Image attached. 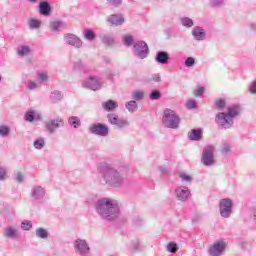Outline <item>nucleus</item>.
<instances>
[{
  "label": "nucleus",
  "mask_w": 256,
  "mask_h": 256,
  "mask_svg": "<svg viewBox=\"0 0 256 256\" xmlns=\"http://www.w3.org/2000/svg\"><path fill=\"white\" fill-rule=\"evenodd\" d=\"M180 178L186 183H191L193 181V178L187 174H180Z\"/></svg>",
  "instance_id": "52"
},
{
  "label": "nucleus",
  "mask_w": 256,
  "mask_h": 256,
  "mask_svg": "<svg viewBox=\"0 0 256 256\" xmlns=\"http://www.w3.org/2000/svg\"><path fill=\"white\" fill-rule=\"evenodd\" d=\"M38 9L40 15H43L44 17H49V15H51V4L47 1L40 2Z\"/></svg>",
  "instance_id": "21"
},
{
  "label": "nucleus",
  "mask_w": 256,
  "mask_h": 256,
  "mask_svg": "<svg viewBox=\"0 0 256 256\" xmlns=\"http://www.w3.org/2000/svg\"><path fill=\"white\" fill-rule=\"evenodd\" d=\"M3 235L6 239H19L21 232L16 226H7L4 228Z\"/></svg>",
  "instance_id": "16"
},
{
  "label": "nucleus",
  "mask_w": 256,
  "mask_h": 256,
  "mask_svg": "<svg viewBox=\"0 0 256 256\" xmlns=\"http://www.w3.org/2000/svg\"><path fill=\"white\" fill-rule=\"evenodd\" d=\"M187 109H197V102L193 99H189L186 101Z\"/></svg>",
  "instance_id": "45"
},
{
  "label": "nucleus",
  "mask_w": 256,
  "mask_h": 256,
  "mask_svg": "<svg viewBox=\"0 0 256 256\" xmlns=\"http://www.w3.org/2000/svg\"><path fill=\"white\" fill-rule=\"evenodd\" d=\"M107 23H109V25L119 27V25H123L125 23V18L121 14H112L107 18Z\"/></svg>",
  "instance_id": "18"
},
{
  "label": "nucleus",
  "mask_w": 256,
  "mask_h": 256,
  "mask_svg": "<svg viewBox=\"0 0 256 256\" xmlns=\"http://www.w3.org/2000/svg\"><path fill=\"white\" fill-rule=\"evenodd\" d=\"M139 247H140L139 240L134 241L132 244L133 251H139Z\"/></svg>",
  "instance_id": "56"
},
{
  "label": "nucleus",
  "mask_w": 256,
  "mask_h": 256,
  "mask_svg": "<svg viewBox=\"0 0 256 256\" xmlns=\"http://www.w3.org/2000/svg\"><path fill=\"white\" fill-rule=\"evenodd\" d=\"M100 40L102 43H104V45H113V43H115V40L113 39L112 35L109 34H101L100 35Z\"/></svg>",
  "instance_id": "27"
},
{
  "label": "nucleus",
  "mask_w": 256,
  "mask_h": 256,
  "mask_svg": "<svg viewBox=\"0 0 256 256\" xmlns=\"http://www.w3.org/2000/svg\"><path fill=\"white\" fill-rule=\"evenodd\" d=\"M88 131L91 133V135L107 137V135H109V126L103 123H94L89 126Z\"/></svg>",
  "instance_id": "11"
},
{
  "label": "nucleus",
  "mask_w": 256,
  "mask_h": 256,
  "mask_svg": "<svg viewBox=\"0 0 256 256\" xmlns=\"http://www.w3.org/2000/svg\"><path fill=\"white\" fill-rule=\"evenodd\" d=\"M65 25V23H63V21L61 20H52L50 21V28L51 31H59V29H61V27H63Z\"/></svg>",
  "instance_id": "28"
},
{
  "label": "nucleus",
  "mask_w": 256,
  "mask_h": 256,
  "mask_svg": "<svg viewBox=\"0 0 256 256\" xmlns=\"http://www.w3.org/2000/svg\"><path fill=\"white\" fill-rule=\"evenodd\" d=\"M138 221H141V218H138Z\"/></svg>",
  "instance_id": "62"
},
{
  "label": "nucleus",
  "mask_w": 256,
  "mask_h": 256,
  "mask_svg": "<svg viewBox=\"0 0 256 256\" xmlns=\"http://www.w3.org/2000/svg\"><path fill=\"white\" fill-rule=\"evenodd\" d=\"M192 37L195 39V41H205L207 32L205 29H203V27L195 26L192 30Z\"/></svg>",
  "instance_id": "17"
},
{
  "label": "nucleus",
  "mask_w": 256,
  "mask_h": 256,
  "mask_svg": "<svg viewBox=\"0 0 256 256\" xmlns=\"http://www.w3.org/2000/svg\"><path fill=\"white\" fill-rule=\"evenodd\" d=\"M73 247L77 255L88 256L89 253H91V247H89V243H87V240L85 239L77 238L73 242Z\"/></svg>",
  "instance_id": "8"
},
{
  "label": "nucleus",
  "mask_w": 256,
  "mask_h": 256,
  "mask_svg": "<svg viewBox=\"0 0 256 256\" xmlns=\"http://www.w3.org/2000/svg\"><path fill=\"white\" fill-rule=\"evenodd\" d=\"M24 178L25 177L23 176V173L17 172L16 177H15V180L17 181V183H23Z\"/></svg>",
  "instance_id": "55"
},
{
  "label": "nucleus",
  "mask_w": 256,
  "mask_h": 256,
  "mask_svg": "<svg viewBox=\"0 0 256 256\" xmlns=\"http://www.w3.org/2000/svg\"><path fill=\"white\" fill-rule=\"evenodd\" d=\"M175 196L178 201L185 202L189 197H191V190L186 186H178L175 189Z\"/></svg>",
  "instance_id": "15"
},
{
  "label": "nucleus",
  "mask_w": 256,
  "mask_h": 256,
  "mask_svg": "<svg viewBox=\"0 0 256 256\" xmlns=\"http://www.w3.org/2000/svg\"><path fill=\"white\" fill-rule=\"evenodd\" d=\"M49 76L47 73H38V84L41 85V83H48Z\"/></svg>",
  "instance_id": "41"
},
{
  "label": "nucleus",
  "mask_w": 256,
  "mask_h": 256,
  "mask_svg": "<svg viewBox=\"0 0 256 256\" xmlns=\"http://www.w3.org/2000/svg\"><path fill=\"white\" fill-rule=\"evenodd\" d=\"M144 97H145V92L141 90H136L132 92V99H134V101H143Z\"/></svg>",
  "instance_id": "34"
},
{
  "label": "nucleus",
  "mask_w": 256,
  "mask_h": 256,
  "mask_svg": "<svg viewBox=\"0 0 256 256\" xmlns=\"http://www.w3.org/2000/svg\"><path fill=\"white\" fill-rule=\"evenodd\" d=\"M36 237L39 239H47V237H49V232H47L45 228H37Z\"/></svg>",
  "instance_id": "32"
},
{
  "label": "nucleus",
  "mask_w": 256,
  "mask_h": 256,
  "mask_svg": "<svg viewBox=\"0 0 256 256\" xmlns=\"http://www.w3.org/2000/svg\"><path fill=\"white\" fill-rule=\"evenodd\" d=\"M25 121H28L29 123H33L35 121V110H28L25 113Z\"/></svg>",
  "instance_id": "36"
},
{
  "label": "nucleus",
  "mask_w": 256,
  "mask_h": 256,
  "mask_svg": "<svg viewBox=\"0 0 256 256\" xmlns=\"http://www.w3.org/2000/svg\"><path fill=\"white\" fill-rule=\"evenodd\" d=\"M33 145L36 149H43V147H45V139L38 138L34 141Z\"/></svg>",
  "instance_id": "40"
},
{
  "label": "nucleus",
  "mask_w": 256,
  "mask_h": 256,
  "mask_svg": "<svg viewBox=\"0 0 256 256\" xmlns=\"http://www.w3.org/2000/svg\"><path fill=\"white\" fill-rule=\"evenodd\" d=\"M225 0H211L210 5L211 7H219Z\"/></svg>",
  "instance_id": "54"
},
{
  "label": "nucleus",
  "mask_w": 256,
  "mask_h": 256,
  "mask_svg": "<svg viewBox=\"0 0 256 256\" xmlns=\"http://www.w3.org/2000/svg\"><path fill=\"white\" fill-rule=\"evenodd\" d=\"M202 137H203V130H201V128L192 129L188 133V139H190V141H201Z\"/></svg>",
  "instance_id": "22"
},
{
  "label": "nucleus",
  "mask_w": 256,
  "mask_h": 256,
  "mask_svg": "<svg viewBox=\"0 0 256 256\" xmlns=\"http://www.w3.org/2000/svg\"><path fill=\"white\" fill-rule=\"evenodd\" d=\"M20 227L23 229V231H29L33 227V224L31 221H23Z\"/></svg>",
  "instance_id": "44"
},
{
  "label": "nucleus",
  "mask_w": 256,
  "mask_h": 256,
  "mask_svg": "<svg viewBox=\"0 0 256 256\" xmlns=\"http://www.w3.org/2000/svg\"><path fill=\"white\" fill-rule=\"evenodd\" d=\"M181 23L183 27H186V29H191L195 23L193 22V19L189 17H184L181 19Z\"/></svg>",
  "instance_id": "33"
},
{
  "label": "nucleus",
  "mask_w": 256,
  "mask_h": 256,
  "mask_svg": "<svg viewBox=\"0 0 256 256\" xmlns=\"http://www.w3.org/2000/svg\"><path fill=\"white\" fill-rule=\"evenodd\" d=\"M133 53L138 59H147L149 56V46L145 41H136L133 45Z\"/></svg>",
  "instance_id": "7"
},
{
  "label": "nucleus",
  "mask_w": 256,
  "mask_h": 256,
  "mask_svg": "<svg viewBox=\"0 0 256 256\" xmlns=\"http://www.w3.org/2000/svg\"><path fill=\"white\" fill-rule=\"evenodd\" d=\"M107 119L108 123H110V125H115L117 129H125L129 125V121L119 118L117 114H108Z\"/></svg>",
  "instance_id": "13"
},
{
  "label": "nucleus",
  "mask_w": 256,
  "mask_h": 256,
  "mask_svg": "<svg viewBox=\"0 0 256 256\" xmlns=\"http://www.w3.org/2000/svg\"><path fill=\"white\" fill-rule=\"evenodd\" d=\"M133 224H134V225H139V223H137V222H135V221L133 222Z\"/></svg>",
  "instance_id": "61"
},
{
  "label": "nucleus",
  "mask_w": 256,
  "mask_h": 256,
  "mask_svg": "<svg viewBox=\"0 0 256 256\" xmlns=\"http://www.w3.org/2000/svg\"><path fill=\"white\" fill-rule=\"evenodd\" d=\"M162 124L167 129H179V125H181V118L176 111L165 109L162 117Z\"/></svg>",
  "instance_id": "4"
},
{
  "label": "nucleus",
  "mask_w": 256,
  "mask_h": 256,
  "mask_svg": "<svg viewBox=\"0 0 256 256\" xmlns=\"http://www.w3.org/2000/svg\"><path fill=\"white\" fill-rule=\"evenodd\" d=\"M68 124L70 127H73V129H79V127H81V118L77 116H70L68 118Z\"/></svg>",
  "instance_id": "26"
},
{
  "label": "nucleus",
  "mask_w": 256,
  "mask_h": 256,
  "mask_svg": "<svg viewBox=\"0 0 256 256\" xmlns=\"http://www.w3.org/2000/svg\"><path fill=\"white\" fill-rule=\"evenodd\" d=\"M177 243L171 242L167 245V250L169 253H177Z\"/></svg>",
  "instance_id": "46"
},
{
  "label": "nucleus",
  "mask_w": 256,
  "mask_h": 256,
  "mask_svg": "<svg viewBox=\"0 0 256 256\" xmlns=\"http://www.w3.org/2000/svg\"><path fill=\"white\" fill-rule=\"evenodd\" d=\"M150 99L152 101H157L158 99H161V92H159V90H153L150 93Z\"/></svg>",
  "instance_id": "43"
},
{
  "label": "nucleus",
  "mask_w": 256,
  "mask_h": 256,
  "mask_svg": "<svg viewBox=\"0 0 256 256\" xmlns=\"http://www.w3.org/2000/svg\"><path fill=\"white\" fill-rule=\"evenodd\" d=\"M73 69L74 71H82L83 73H87V65H85V63H83L81 60L74 63Z\"/></svg>",
  "instance_id": "29"
},
{
  "label": "nucleus",
  "mask_w": 256,
  "mask_h": 256,
  "mask_svg": "<svg viewBox=\"0 0 256 256\" xmlns=\"http://www.w3.org/2000/svg\"><path fill=\"white\" fill-rule=\"evenodd\" d=\"M253 220H254V221H255V223H256V211L254 212Z\"/></svg>",
  "instance_id": "60"
},
{
  "label": "nucleus",
  "mask_w": 256,
  "mask_h": 256,
  "mask_svg": "<svg viewBox=\"0 0 256 256\" xmlns=\"http://www.w3.org/2000/svg\"><path fill=\"white\" fill-rule=\"evenodd\" d=\"M159 171L160 173H162V175H166L167 173V168L165 166H160L159 167Z\"/></svg>",
  "instance_id": "58"
},
{
  "label": "nucleus",
  "mask_w": 256,
  "mask_h": 256,
  "mask_svg": "<svg viewBox=\"0 0 256 256\" xmlns=\"http://www.w3.org/2000/svg\"><path fill=\"white\" fill-rule=\"evenodd\" d=\"M63 101V92L59 90H54L50 93V102L51 103H59Z\"/></svg>",
  "instance_id": "24"
},
{
  "label": "nucleus",
  "mask_w": 256,
  "mask_h": 256,
  "mask_svg": "<svg viewBox=\"0 0 256 256\" xmlns=\"http://www.w3.org/2000/svg\"><path fill=\"white\" fill-rule=\"evenodd\" d=\"M17 55L19 57H27L31 55V48L27 45H21L17 48Z\"/></svg>",
  "instance_id": "25"
},
{
  "label": "nucleus",
  "mask_w": 256,
  "mask_h": 256,
  "mask_svg": "<svg viewBox=\"0 0 256 256\" xmlns=\"http://www.w3.org/2000/svg\"><path fill=\"white\" fill-rule=\"evenodd\" d=\"M239 115V106L228 108V112H220L216 116V123L221 125L223 129H231L233 127V119Z\"/></svg>",
  "instance_id": "3"
},
{
  "label": "nucleus",
  "mask_w": 256,
  "mask_h": 256,
  "mask_svg": "<svg viewBox=\"0 0 256 256\" xmlns=\"http://www.w3.org/2000/svg\"><path fill=\"white\" fill-rule=\"evenodd\" d=\"M155 61L160 65H167V63H169V53L166 51H158L155 56Z\"/></svg>",
  "instance_id": "20"
},
{
  "label": "nucleus",
  "mask_w": 256,
  "mask_h": 256,
  "mask_svg": "<svg viewBox=\"0 0 256 256\" xmlns=\"http://www.w3.org/2000/svg\"><path fill=\"white\" fill-rule=\"evenodd\" d=\"M64 41L67 45L75 47V49H81L83 47V40L75 34L67 33L64 35Z\"/></svg>",
  "instance_id": "14"
},
{
  "label": "nucleus",
  "mask_w": 256,
  "mask_h": 256,
  "mask_svg": "<svg viewBox=\"0 0 256 256\" xmlns=\"http://www.w3.org/2000/svg\"><path fill=\"white\" fill-rule=\"evenodd\" d=\"M83 37H84V39H86V41H95L97 34H95V31H93L92 29H87L83 33Z\"/></svg>",
  "instance_id": "30"
},
{
  "label": "nucleus",
  "mask_w": 256,
  "mask_h": 256,
  "mask_svg": "<svg viewBox=\"0 0 256 256\" xmlns=\"http://www.w3.org/2000/svg\"><path fill=\"white\" fill-rule=\"evenodd\" d=\"M184 65L186 67H193V65H195V58L193 57H188L185 62H184Z\"/></svg>",
  "instance_id": "47"
},
{
  "label": "nucleus",
  "mask_w": 256,
  "mask_h": 256,
  "mask_svg": "<svg viewBox=\"0 0 256 256\" xmlns=\"http://www.w3.org/2000/svg\"><path fill=\"white\" fill-rule=\"evenodd\" d=\"M117 107H119V104L115 100H108L102 103V108L104 109V111H115Z\"/></svg>",
  "instance_id": "23"
},
{
  "label": "nucleus",
  "mask_w": 256,
  "mask_h": 256,
  "mask_svg": "<svg viewBox=\"0 0 256 256\" xmlns=\"http://www.w3.org/2000/svg\"><path fill=\"white\" fill-rule=\"evenodd\" d=\"M29 3H32L33 5L37 4L39 0H28Z\"/></svg>",
  "instance_id": "59"
},
{
  "label": "nucleus",
  "mask_w": 256,
  "mask_h": 256,
  "mask_svg": "<svg viewBox=\"0 0 256 256\" xmlns=\"http://www.w3.org/2000/svg\"><path fill=\"white\" fill-rule=\"evenodd\" d=\"M248 91L252 95H256V80L249 85Z\"/></svg>",
  "instance_id": "49"
},
{
  "label": "nucleus",
  "mask_w": 256,
  "mask_h": 256,
  "mask_svg": "<svg viewBox=\"0 0 256 256\" xmlns=\"http://www.w3.org/2000/svg\"><path fill=\"white\" fill-rule=\"evenodd\" d=\"M220 216L223 219H229L233 215V200L230 198H223L219 202Z\"/></svg>",
  "instance_id": "6"
},
{
  "label": "nucleus",
  "mask_w": 256,
  "mask_h": 256,
  "mask_svg": "<svg viewBox=\"0 0 256 256\" xmlns=\"http://www.w3.org/2000/svg\"><path fill=\"white\" fill-rule=\"evenodd\" d=\"M30 197H32L34 201H40V199L45 197V189L41 186L32 187Z\"/></svg>",
  "instance_id": "19"
},
{
  "label": "nucleus",
  "mask_w": 256,
  "mask_h": 256,
  "mask_svg": "<svg viewBox=\"0 0 256 256\" xmlns=\"http://www.w3.org/2000/svg\"><path fill=\"white\" fill-rule=\"evenodd\" d=\"M26 88L29 91H36V89H39L41 87V85L33 80H27L25 82Z\"/></svg>",
  "instance_id": "31"
},
{
  "label": "nucleus",
  "mask_w": 256,
  "mask_h": 256,
  "mask_svg": "<svg viewBox=\"0 0 256 256\" xmlns=\"http://www.w3.org/2000/svg\"><path fill=\"white\" fill-rule=\"evenodd\" d=\"M215 107H216V109H223V107H225V100L217 99L215 101Z\"/></svg>",
  "instance_id": "48"
},
{
  "label": "nucleus",
  "mask_w": 256,
  "mask_h": 256,
  "mask_svg": "<svg viewBox=\"0 0 256 256\" xmlns=\"http://www.w3.org/2000/svg\"><path fill=\"white\" fill-rule=\"evenodd\" d=\"M60 127H65V121L61 117L50 119L45 122V129L49 135L55 134Z\"/></svg>",
  "instance_id": "10"
},
{
  "label": "nucleus",
  "mask_w": 256,
  "mask_h": 256,
  "mask_svg": "<svg viewBox=\"0 0 256 256\" xmlns=\"http://www.w3.org/2000/svg\"><path fill=\"white\" fill-rule=\"evenodd\" d=\"M152 80L155 81V83H159V81H161V76H159L158 74L153 75Z\"/></svg>",
  "instance_id": "57"
},
{
  "label": "nucleus",
  "mask_w": 256,
  "mask_h": 256,
  "mask_svg": "<svg viewBox=\"0 0 256 256\" xmlns=\"http://www.w3.org/2000/svg\"><path fill=\"white\" fill-rule=\"evenodd\" d=\"M225 249H227V242L218 240L209 247L208 253L210 256H221L225 252Z\"/></svg>",
  "instance_id": "12"
},
{
  "label": "nucleus",
  "mask_w": 256,
  "mask_h": 256,
  "mask_svg": "<svg viewBox=\"0 0 256 256\" xmlns=\"http://www.w3.org/2000/svg\"><path fill=\"white\" fill-rule=\"evenodd\" d=\"M203 93H205V88L204 87H200V88L193 91V95L195 97H200V95H203Z\"/></svg>",
  "instance_id": "50"
},
{
  "label": "nucleus",
  "mask_w": 256,
  "mask_h": 256,
  "mask_svg": "<svg viewBox=\"0 0 256 256\" xmlns=\"http://www.w3.org/2000/svg\"><path fill=\"white\" fill-rule=\"evenodd\" d=\"M96 213L105 221H115L121 217V205L112 198H101L95 205Z\"/></svg>",
  "instance_id": "2"
},
{
  "label": "nucleus",
  "mask_w": 256,
  "mask_h": 256,
  "mask_svg": "<svg viewBox=\"0 0 256 256\" xmlns=\"http://www.w3.org/2000/svg\"><path fill=\"white\" fill-rule=\"evenodd\" d=\"M215 153V146L209 145L203 149L202 152V163L205 167H211V165H215V159L213 157Z\"/></svg>",
  "instance_id": "9"
},
{
  "label": "nucleus",
  "mask_w": 256,
  "mask_h": 256,
  "mask_svg": "<svg viewBox=\"0 0 256 256\" xmlns=\"http://www.w3.org/2000/svg\"><path fill=\"white\" fill-rule=\"evenodd\" d=\"M97 170L99 172L102 183L106 187H112L113 189H121L125 185L127 176L123 171L117 169L111 164L100 163L98 164Z\"/></svg>",
  "instance_id": "1"
},
{
  "label": "nucleus",
  "mask_w": 256,
  "mask_h": 256,
  "mask_svg": "<svg viewBox=\"0 0 256 256\" xmlns=\"http://www.w3.org/2000/svg\"><path fill=\"white\" fill-rule=\"evenodd\" d=\"M82 87L91 91H101L103 88V78L99 76H89L82 82Z\"/></svg>",
  "instance_id": "5"
},
{
  "label": "nucleus",
  "mask_w": 256,
  "mask_h": 256,
  "mask_svg": "<svg viewBox=\"0 0 256 256\" xmlns=\"http://www.w3.org/2000/svg\"><path fill=\"white\" fill-rule=\"evenodd\" d=\"M11 132L9 126L0 125V137H9V133Z\"/></svg>",
  "instance_id": "38"
},
{
  "label": "nucleus",
  "mask_w": 256,
  "mask_h": 256,
  "mask_svg": "<svg viewBox=\"0 0 256 256\" xmlns=\"http://www.w3.org/2000/svg\"><path fill=\"white\" fill-rule=\"evenodd\" d=\"M125 106H126V109H128V111L130 113L137 111V102L135 100H131V101L127 102Z\"/></svg>",
  "instance_id": "37"
},
{
  "label": "nucleus",
  "mask_w": 256,
  "mask_h": 256,
  "mask_svg": "<svg viewBox=\"0 0 256 256\" xmlns=\"http://www.w3.org/2000/svg\"><path fill=\"white\" fill-rule=\"evenodd\" d=\"M231 151V145L227 143L222 144L221 153L224 155V157H227L229 155V152Z\"/></svg>",
  "instance_id": "42"
},
{
  "label": "nucleus",
  "mask_w": 256,
  "mask_h": 256,
  "mask_svg": "<svg viewBox=\"0 0 256 256\" xmlns=\"http://www.w3.org/2000/svg\"><path fill=\"white\" fill-rule=\"evenodd\" d=\"M7 177V170L5 168L0 167V181H5Z\"/></svg>",
  "instance_id": "53"
},
{
  "label": "nucleus",
  "mask_w": 256,
  "mask_h": 256,
  "mask_svg": "<svg viewBox=\"0 0 256 256\" xmlns=\"http://www.w3.org/2000/svg\"><path fill=\"white\" fill-rule=\"evenodd\" d=\"M107 3H110L113 7H119L121 3H123V0H106Z\"/></svg>",
  "instance_id": "51"
},
{
  "label": "nucleus",
  "mask_w": 256,
  "mask_h": 256,
  "mask_svg": "<svg viewBox=\"0 0 256 256\" xmlns=\"http://www.w3.org/2000/svg\"><path fill=\"white\" fill-rule=\"evenodd\" d=\"M28 25L30 29H39V27H41V21L37 19H30Z\"/></svg>",
  "instance_id": "39"
},
{
  "label": "nucleus",
  "mask_w": 256,
  "mask_h": 256,
  "mask_svg": "<svg viewBox=\"0 0 256 256\" xmlns=\"http://www.w3.org/2000/svg\"><path fill=\"white\" fill-rule=\"evenodd\" d=\"M135 41L132 35L126 34L123 36V43L126 45V47H131Z\"/></svg>",
  "instance_id": "35"
}]
</instances>
